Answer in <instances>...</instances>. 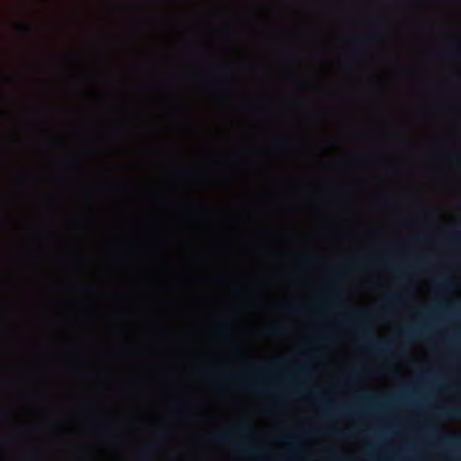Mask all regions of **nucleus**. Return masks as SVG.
Returning <instances> with one entry per match:
<instances>
[{
  "label": "nucleus",
  "instance_id": "1",
  "mask_svg": "<svg viewBox=\"0 0 461 461\" xmlns=\"http://www.w3.org/2000/svg\"><path fill=\"white\" fill-rule=\"evenodd\" d=\"M343 320L346 322L353 323L357 330L361 331L363 339H365V348L367 350L378 354H387L391 352V343L387 341H383L375 337L374 333L371 331V330L366 324L356 322L353 317L348 315L345 316Z\"/></svg>",
  "mask_w": 461,
  "mask_h": 461
},
{
  "label": "nucleus",
  "instance_id": "2",
  "mask_svg": "<svg viewBox=\"0 0 461 461\" xmlns=\"http://www.w3.org/2000/svg\"><path fill=\"white\" fill-rule=\"evenodd\" d=\"M320 409L325 415H351L359 412L356 407L350 404H340L333 407L322 401H320Z\"/></svg>",
  "mask_w": 461,
  "mask_h": 461
},
{
  "label": "nucleus",
  "instance_id": "3",
  "mask_svg": "<svg viewBox=\"0 0 461 461\" xmlns=\"http://www.w3.org/2000/svg\"><path fill=\"white\" fill-rule=\"evenodd\" d=\"M234 448L244 455L253 456L258 458L266 457L265 453L261 451L258 447L250 446L248 442L240 443L234 446Z\"/></svg>",
  "mask_w": 461,
  "mask_h": 461
},
{
  "label": "nucleus",
  "instance_id": "4",
  "mask_svg": "<svg viewBox=\"0 0 461 461\" xmlns=\"http://www.w3.org/2000/svg\"><path fill=\"white\" fill-rule=\"evenodd\" d=\"M428 328V325H412L405 328L402 334L404 338L412 339L414 337L420 336L422 334L423 330Z\"/></svg>",
  "mask_w": 461,
  "mask_h": 461
},
{
  "label": "nucleus",
  "instance_id": "5",
  "mask_svg": "<svg viewBox=\"0 0 461 461\" xmlns=\"http://www.w3.org/2000/svg\"><path fill=\"white\" fill-rule=\"evenodd\" d=\"M441 416L447 419H461L460 408H438Z\"/></svg>",
  "mask_w": 461,
  "mask_h": 461
},
{
  "label": "nucleus",
  "instance_id": "6",
  "mask_svg": "<svg viewBox=\"0 0 461 461\" xmlns=\"http://www.w3.org/2000/svg\"><path fill=\"white\" fill-rule=\"evenodd\" d=\"M437 287L441 291H448L453 288L451 279L448 276H442L436 281Z\"/></svg>",
  "mask_w": 461,
  "mask_h": 461
},
{
  "label": "nucleus",
  "instance_id": "7",
  "mask_svg": "<svg viewBox=\"0 0 461 461\" xmlns=\"http://www.w3.org/2000/svg\"><path fill=\"white\" fill-rule=\"evenodd\" d=\"M238 432L240 435H241L244 438L248 439L250 438L252 436V429L249 424L243 423L239 427Z\"/></svg>",
  "mask_w": 461,
  "mask_h": 461
},
{
  "label": "nucleus",
  "instance_id": "8",
  "mask_svg": "<svg viewBox=\"0 0 461 461\" xmlns=\"http://www.w3.org/2000/svg\"><path fill=\"white\" fill-rule=\"evenodd\" d=\"M444 240L450 244H459L460 236L456 231L449 232L444 235Z\"/></svg>",
  "mask_w": 461,
  "mask_h": 461
},
{
  "label": "nucleus",
  "instance_id": "9",
  "mask_svg": "<svg viewBox=\"0 0 461 461\" xmlns=\"http://www.w3.org/2000/svg\"><path fill=\"white\" fill-rule=\"evenodd\" d=\"M447 52L449 56L458 58L460 56V44L455 42L447 47Z\"/></svg>",
  "mask_w": 461,
  "mask_h": 461
},
{
  "label": "nucleus",
  "instance_id": "10",
  "mask_svg": "<svg viewBox=\"0 0 461 461\" xmlns=\"http://www.w3.org/2000/svg\"><path fill=\"white\" fill-rule=\"evenodd\" d=\"M373 315V312L370 310L358 308L354 311L355 317L366 318Z\"/></svg>",
  "mask_w": 461,
  "mask_h": 461
},
{
  "label": "nucleus",
  "instance_id": "11",
  "mask_svg": "<svg viewBox=\"0 0 461 461\" xmlns=\"http://www.w3.org/2000/svg\"><path fill=\"white\" fill-rule=\"evenodd\" d=\"M216 439L222 443H230L231 440V433L230 431H223L216 436Z\"/></svg>",
  "mask_w": 461,
  "mask_h": 461
},
{
  "label": "nucleus",
  "instance_id": "12",
  "mask_svg": "<svg viewBox=\"0 0 461 461\" xmlns=\"http://www.w3.org/2000/svg\"><path fill=\"white\" fill-rule=\"evenodd\" d=\"M386 299L393 304H402L403 303L402 296L398 294H389L386 295Z\"/></svg>",
  "mask_w": 461,
  "mask_h": 461
},
{
  "label": "nucleus",
  "instance_id": "13",
  "mask_svg": "<svg viewBox=\"0 0 461 461\" xmlns=\"http://www.w3.org/2000/svg\"><path fill=\"white\" fill-rule=\"evenodd\" d=\"M441 442L443 444H447V445H454V444L459 443V440L455 437L447 436V437L443 438L441 439Z\"/></svg>",
  "mask_w": 461,
  "mask_h": 461
},
{
  "label": "nucleus",
  "instance_id": "14",
  "mask_svg": "<svg viewBox=\"0 0 461 461\" xmlns=\"http://www.w3.org/2000/svg\"><path fill=\"white\" fill-rule=\"evenodd\" d=\"M182 418L186 420H197L201 418V415L197 413H183Z\"/></svg>",
  "mask_w": 461,
  "mask_h": 461
},
{
  "label": "nucleus",
  "instance_id": "15",
  "mask_svg": "<svg viewBox=\"0 0 461 461\" xmlns=\"http://www.w3.org/2000/svg\"><path fill=\"white\" fill-rule=\"evenodd\" d=\"M139 461H151V454L149 450L142 451L140 455Z\"/></svg>",
  "mask_w": 461,
  "mask_h": 461
},
{
  "label": "nucleus",
  "instance_id": "16",
  "mask_svg": "<svg viewBox=\"0 0 461 461\" xmlns=\"http://www.w3.org/2000/svg\"><path fill=\"white\" fill-rule=\"evenodd\" d=\"M271 372L272 370L268 366L260 367L256 370V374L259 375H269L271 374Z\"/></svg>",
  "mask_w": 461,
  "mask_h": 461
},
{
  "label": "nucleus",
  "instance_id": "17",
  "mask_svg": "<svg viewBox=\"0 0 461 461\" xmlns=\"http://www.w3.org/2000/svg\"><path fill=\"white\" fill-rule=\"evenodd\" d=\"M16 28L23 33H28L32 31V28L26 24L18 23L15 25Z\"/></svg>",
  "mask_w": 461,
  "mask_h": 461
},
{
  "label": "nucleus",
  "instance_id": "18",
  "mask_svg": "<svg viewBox=\"0 0 461 461\" xmlns=\"http://www.w3.org/2000/svg\"><path fill=\"white\" fill-rule=\"evenodd\" d=\"M360 397L363 401L365 402H375V397H373L372 395L368 394V393H362L360 394Z\"/></svg>",
  "mask_w": 461,
  "mask_h": 461
},
{
  "label": "nucleus",
  "instance_id": "19",
  "mask_svg": "<svg viewBox=\"0 0 461 461\" xmlns=\"http://www.w3.org/2000/svg\"><path fill=\"white\" fill-rule=\"evenodd\" d=\"M283 310L287 312H294L297 311V307L292 303H288L283 306Z\"/></svg>",
  "mask_w": 461,
  "mask_h": 461
},
{
  "label": "nucleus",
  "instance_id": "20",
  "mask_svg": "<svg viewBox=\"0 0 461 461\" xmlns=\"http://www.w3.org/2000/svg\"><path fill=\"white\" fill-rule=\"evenodd\" d=\"M218 331L221 334L227 335L228 334V328L225 323H221L219 328Z\"/></svg>",
  "mask_w": 461,
  "mask_h": 461
},
{
  "label": "nucleus",
  "instance_id": "21",
  "mask_svg": "<svg viewBox=\"0 0 461 461\" xmlns=\"http://www.w3.org/2000/svg\"><path fill=\"white\" fill-rule=\"evenodd\" d=\"M285 144V142L283 140H277L273 142V145L275 148H280L283 147Z\"/></svg>",
  "mask_w": 461,
  "mask_h": 461
},
{
  "label": "nucleus",
  "instance_id": "22",
  "mask_svg": "<svg viewBox=\"0 0 461 461\" xmlns=\"http://www.w3.org/2000/svg\"><path fill=\"white\" fill-rule=\"evenodd\" d=\"M358 374L357 372H352L349 374L348 375V381H354L355 379H357Z\"/></svg>",
  "mask_w": 461,
  "mask_h": 461
},
{
  "label": "nucleus",
  "instance_id": "23",
  "mask_svg": "<svg viewBox=\"0 0 461 461\" xmlns=\"http://www.w3.org/2000/svg\"><path fill=\"white\" fill-rule=\"evenodd\" d=\"M299 373L300 374H307L308 373V368L305 366H299Z\"/></svg>",
  "mask_w": 461,
  "mask_h": 461
},
{
  "label": "nucleus",
  "instance_id": "24",
  "mask_svg": "<svg viewBox=\"0 0 461 461\" xmlns=\"http://www.w3.org/2000/svg\"><path fill=\"white\" fill-rule=\"evenodd\" d=\"M254 389L257 391H260V392H269L270 391L267 387H265V386H256Z\"/></svg>",
  "mask_w": 461,
  "mask_h": 461
},
{
  "label": "nucleus",
  "instance_id": "25",
  "mask_svg": "<svg viewBox=\"0 0 461 461\" xmlns=\"http://www.w3.org/2000/svg\"><path fill=\"white\" fill-rule=\"evenodd\" d=\"M285 440L289 443L294 442L296 440L295 437H286Z\"/></svg>",
  "mask_w": 461,
  "mask_h": 461
},
{
  "label": "nucleus",
  "instance_id": "26",
  "mask_svg": "<svg viewBox=\"0 0 461 461\" xmlns=\"http://www.w3.org/2000/svg\"><path fill=\"white\" fill-rule=\"evenodd\" d=\"M334 303V300L332 299H328V300H325L322 304H326V305H329V304H332Z\"/></svg>",
  "mask_w": 461,
  "mask_h": 461
},
{
  "label": "nucleus",
  "instance_id": "27",
  "mask_svg": "<svg viewBox=\"0 0 461 461\" xmlns=\"http://www.w3.org/2000/svg\"><path fill=\"white\" fill-rule=\"evenodd\" d=\"M285 456H286L287 458H289V459H293V458H294L296 456H295V454H294V453H288L287 455H285Z\"/></svg>",
  "mask_w": 461,
  "mask_h": 461
},
{
  "label": "nucleus",
  "instance_id": "28",
  "mask_svg": "<svg viewBox=\"0 0 461 461\" xmlns=\"http://www.w3.org/2000/svg\"><path fill=\"white\" fill-rule=\"evenodd\" d=\"M284 378L288 381H293L294 379V375H285Z\"/></svg>",
  "mask_w": 461,
  "mask_h": 461
},
{
  "label": "nucleus",
  "instance_id": "29",
  "mask_svg": "<svg viewBox=\"0 0 461 461\" xmlns=\"http://www.w3.org/2000/svg\"><path fill=\"white\" fill-rule=\"evenodd\" d=\"M203 374L204 375H212V372H211V371H208V370H204V371L203 372Z\"/></svg>",
  "mask_w": 461,
  "mask_h": 461
},
{
  "label": "nucleus",
  "instance_id": "30",
  "mask_svg": "<svg viewBox=\"0 0 461 461\" xmlns=\"http://www.w3.org/2000/svg\"><path fill=\"white\" fill-rule=\"evenodd\" d=\"M404 276H405V271L404 270H401V275L399 276V279H402Z\"/></svg>",
  "mask_w": 461,
  "mask_h": 461
},
{
  "label": "nucleus",
  "instance_id": "31",
  "mask_svg": "<svg viewBox=\"0 0 461 461\" xmlns=\"http://www.w3.org/2000/svg\"><path fill=\"white\" fill-rule=\"evenodd\" d=\"M418 262L420 264L428 263L427 260H425L424 258H420Z\"/></svg>",
  "mask_w": 461,
  "mask_h": 461
},
{
  "label": "nucleus",
  "instance_id": "32",
  "mask_svg": "<svg viewBox=\"0 0 461 461\" xmlns=\"http://www.w3.org/2000/svg\"><path fill=\"white\" fill-rule=\"evenodd\" d=\"M330 457H331L332 459H338V458H339V456H338L337 455H335V454H331V455H330Z\"/></svg>",
  "mask_w": 461,
  "mask_h": 461
},
{
  "label": "nucleus",
  "instance_id": "33",
  "mask_svg": "<svg viewBox=\"0 0 461 461\" xmlns=\"http://www.w3.org/2000/svg\"><path fill=\"white\" fill-rule=\"evenodd\" d=\"M76 160H77V158H75V157H73V158H69L68 159V161H73V162H75Z\"/></svg>",
  "mask_w": 461,
  "mask_h": 461
},
{
  "label": "nucleus",
  "instance_id": "34",
  "mask_svg": "<svg viewBox=\"0 0 461 461\" xmlns=\"http://www.w3.org/2000/svg\"><path fill=\"white\" fill-rule=\"evenodd\" d=\"M225 86L229 89L230 87V84L229 83V81H226L225 82Z\"/></svg>",
  "mask_w": 461,
  "mask_h": 461
},
{
  "label": "nucleus",
  "instance_id": "35",
  "mask_svg": "<svg viewBox=\"0 0 461 461\" xmlns=\"http://www.w3.org/2000/svg\"><path fill=\"white\" fill-rule=\"evenodd\" d=\"M240 378V376H236V375L232 376V379H233L234 381H237V380H239Z\"/></svg>",
  "mask_w": 461,
  "mask_h": 461
},
{
  "label": "nucleus",
  "instance_id": "36",
  "mask_svg": "<svg viewBox=\"0 0 461 461\" xmlns=\"http://www.w3.org/2000/svg\"><path fill=\"white\" fill-rule=\"evenodd\" d=\"M381 312H387V308H385V307H384V308H383V309L381 310Z\"/></svg>",
  "mask_w": 461,
  "mask_h": 461
},
{
  "label": "nucleus",
  "instance_id": "37",
  "mask_svg": "<svg viewBox=\"0 0 461 461\" xmlns=\"http://www.w3.org/2000/svg\"><path fill=\"white\" fill-rule=\"evenodd\" d=\"M436 306L437 307H441L442 305H441V303H438L436 304Z\"/></svg>",
  "mask_w": 461,
  "mask_h": 461
},
{
  "label": "nucleus",
  "instance_id": "38",
  "mask_svg": "<svg viewBox=\"0 0 461 461\" xmlns=\"http://www.w3.org/2000/svg\"><path fill=\"white\" fill-rule=\"evenodd\" d=\"M340 435H345L346 433L344 431H339V432Z\"/></svg>",
  "mask_w": 461,
  "mask_h": 461
},
{
  "label": "nucleus",
  "instance_id": "39",
  "mask_svg": "<svg viewBox=\"0 0 461 461\" xmlns=\"http://www.w3.org/2000/svg\"><path fill=\"white\" fill-rule=\"evenodd\" d=\"M424 313H425V312H423V311L422 312H419V314H420V315H422Z\"/></svg>",
  "mask_w": 461,
  "mask_h": 461
}]
</instances>
